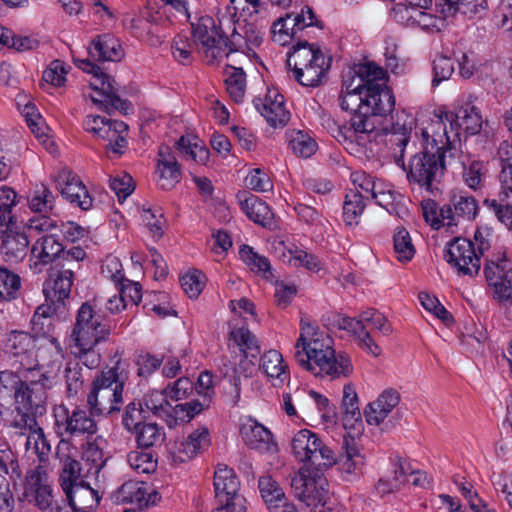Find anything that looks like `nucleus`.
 I'll return each mask as SVG.
<instances>
[{
	"label": "nucleus",
	"instance_id": "1",
	"mask_svg": "<svg viewBox=\"0 0 512 512\" xmlns=\"http://www.w3.org/2000/svg\"><path fill=\"white\" fill-rule=\"evenodd\" d=\"M296 362L315 377L334 380L348 377L353 372L346 354H335L332 339L320 331L306 316L300 320V335L294 345Z\"/></svg>",
	"mask_w": 512,
	"mask_h": 512
},
{
	"label": "nucleus",
	"instance_id": "2",
	"mask_svg": "<svg viewBox=\"0 0 512 512\" xmlns=\"http://www.w3.org/2000/svg\"><path fill=\"white\" fill-rule=\"evenodd\" d=\"M53 384V378L40 367H28L21 374L1 371L0 416L13 409L23 416H42Z\"/></svg>",
	"mask_w": 512,
	"mask_h": 512
},
{
	"label": "nucleus",
	"instance_id": "3",
	"mask_svg": "<svg viewBox=\"0 0 512 512\" xmlns=\"http://www.w3.org/2000/svg\"><path fill=\"white\" fill-rule=\"evenodd\" d=\"M292 451L304 467L314 468L317 472L339 463L346 473L353 474L364 465V457L353 437L343 438L341 452L336 455L314 432L302 429L292 438Z\"/></svg>",
	"mask_w": 512,
	"mask_h": 512
},
{
	"label": "nucleus",
	"instance_id": "4",
	"mask_svg": "<svg viewBox=\"0 0 512 512\" xmlns=\"http://www.w3.org/2000/svg\"><path fill=\"white\" fill-rule=\"evenodd\" d=\"M128 375L122 363L101 372L93 381V387L87 397L91 415H111L120 410L123 402V386Z\"/></svg>",
	"mask_w": 512,
	"mask_h": 512
},
{
	"label": "nucleus",
	"instance_id": "5",
	"mask_svg": "<svg viewBox=\"0 0 512 512\" xmlns=\"http://www.w3.org/2000/svg\"><path fill=\"white\" fill-rule=\"evenodd\" d=\"M287 66L299 84L317 87L326 77L330 60L326 59L319 46L299 41L288 55Z\"/></svg>",
	"mask_w": 512,
	"mask_h": 512
},
{
	"label": "nucleus",
	"instance_id": "6",
	"mask_svg": "<svg viewBox=\"0 0 512 512\" xmlns=\"http://www.w3.org/2000/svg\"><path fill=\"white\" fill-rule=\"evenodd\" d=\"M422 137L425 141L424 150L415 154L409 162L407 178L409 182L417 183L420 187L431 190L433 183L439 182L445 170V153L447 145L442 140L432 138L431 150H429L430 135L427 130L422 131Z\"/></svg>",
	"mask_w": 512,
	"mask_h": 512
},
{
	"label": "nucleus",
	"instance_id": "7",
	"mask_svg": "<svg viewBox=\"0 0 512 512\" xmlns=\"http://www.w3.org/2000/svg\"><path fill=\"white\" fill-rule=\"evenodd\" d=\"M395 99L392 91L386 86H372L366 92L365 111L352 115L351 128L355 133L370 134L377 129L378 116L388 115L394 108Z\"/></svg>",
	"mask_w": 512,
	"mask_h": 512
},
{
	"label": "nucleus",
	"instance_id": "8",
	"mask_svg": "<svg viewBox=\"0 0 512 512\" xmlns=\"http://www.w3.org/2000/svg\"><path fill=\"white\" fill-rule=\"evenodd\" d=\"M110 335V327L96 314L89 302H84L76 315L71 338L74 346L80 351H89L100 342L106 341Z\"/></svg>",
	"mask_w": 512,
	"mask_h": 512
},
{
	"label": "nucleus",
	"instance_id": "9",
	"mask_svg": "<svg viewBox=\"0 0 512 512\" xmlns=\"http://www.w3.org/2000/svg\"><path fill=\"white\" fill-rule=\"evenodd\" d=\"M76 65L86 73L92 74L96 81L90 83V87L97 91L101 98L91 96L94 104H97L107 113L111 114L114 110L127 114L129 103L121 99L114 88V81L109 75L104 73L100 67L92 63L89 59H75Z\"/></svg>",
	"mask_w": 512,
	"mask_h": 512
},
{
	"label": "nucleus",
	"instance_id": "10",
	"mask_svg": "<svg viewBox=\"0 0 512 512\" xmlns=\"http://www.w3.org/2000/svg\"><path fill=\"white\" fill-rule=\"evenodd\" d=\"M231 25H221L219 22V26H216L209 16L201 17L196 24H192L194 42L200 45L208 64L213 65L223 57H229L221 43L225 34L224 28H230Z\"/></svg>",
	"mask_w": 512,
	"mask_h": 512
},
{
	"label": "nucleus",
	"instance_id": "11",
	"mask_svg": "<svg viewBox=\"0 0 512 512\" xmlns=\"http://www.w3.org/2000/svg\"><path fill=\"white\" fill-rule=\"evenodd\" d=\"M436 124L439 127L444 126L445 144L450 149L452 143L459 139L461 130L469 135L478 134L481 131L483 119L477 107L465 104L457 113L445 112Z\"/></svg>",
	"mask_w": 512,
	"mask_h": 512
},
{
	"label": "nucleus",
	"instance_id": "12",
	"mask_svg": "<svg viewBox=\"0 0 512 512\" xmlns=\"http://www.w3.org/2000/svg\"><path fill=\"white\" fill-rule=\"evenodd\" d=\"M414 126L415 119L410 114L401 111L392 116L390 125L384 128L394 162L402 169H406L404 152Z\"/></svg>",
	"mask_w": 512,
	"mask_h": 512
},
{
	"label": "nucleus",
	"instance_id": "13",
	"mask_svg": "<svg viewBox=\"0 0 512 512\" xmlns=\"http://www.w3.org/2000/svg\"><path fill=\"white\" fill-rule=\"evenodd\" d=\"M447 262L462 275L473 277L481 267V258L476 252L475 244L469 239L456 237L448 243Z\"/></svg>",
	"mask_w": 512,
	"mask_h": 512
},
{
	"label": "nucleus",
	"instance_id": "14",
	"mask_svg": "<svg viewBox=\"0 0 512 512\" xmlns=\"http://www.w3.org/2000/svg\"><path fill=\"white\" fill-rule=\"evenodd\" d=\"M325 480L318 474L313 473L311 468L302 467L291 479V489L300 501L307 506L322 500L325 489Z\"/></svg>",
	"mask_w": 512,
	"mask_h": 512
},
{
	"label": "nucleus",
	"instance_id": "15",
	"mask_svg": "<svg viewBox=\"0 0 512 512\" xmlns=\"http://www.w3.org/2000/svg\"><path fill=\"white\" fill-rule=\"evenodd\" d=\"M73 448L70 442L62 438L56 448V457L60 462V484L63 491L84 483L81 475V465L72 455Z\"/></svg>",
	"mask_w": 512,
	"mask_h": 512
},
{
	"label": "nucleus",
	"instance_id": "16",
	"mask_svg": "<svg viewBox=\"0 0 512 512\" xmlns=\"http://www.w3.org/2000/svg\"><path fill=\"white\" fill-rule=\"evenodd\" d=\"M61 195L83 210L92 206V198L80 178L71 170L63 169L56 178Z\"/></svg>",
	"mask_w": 512,
	"mask_h": 512
},
{
	"label": "nucleus",
	"instance_id": "17",
	"mask_svg": "<svg viewBox=\"0 0 512 512\" xmlns=\"http://www.w3.org/2000/svg\"><path fill=\"white\" fill-rule=\"evenodd\" d=\"M63 413L64 419L56 420L57 433L61 437H74L84 434H95L97 432L95 420L85 410L75 408L69 412L64 408Z\"/></svg>",
	"mask_w": 512,
	"mask_h": 512
},
{
	"label": "nucleus",
	"instance_id": "18",
	"mask_svg": "<svg viewBox=\"0 0 512 512\" xmlns=\"http://www.w3.org/2000/svg\"><path fill=\"white\" fill-rule=\"evenodd\" d=\"M451 205H444L440 208V216L447 220V227L452 228L459 225L461 221L474 220L478 214V204L473 196L454 194L451 198Z\"/></svg>",
	"mask_w": 512,
	"mask_h": 512
},
{
	"label": "nucleus",
	"instance_id": "19",
	"mask_svg": "<svg viewBox=\"0 0 512 512\" xmlns=\"http://www.w3.org/2000/svg\"><path fill=\"white\" fill-rule=\"evenodd\" d=\"M29 244L24 231L7 227L1 234L0 252L7 263L17 264L27 256Z\"/></svg>",
	"mask_w": 512,
	"mask_h": 512
},
{
	"label": "nucleus",
	"instance_id": "20",
	"mask_svg": "<svg viewBox=\"0 0 512 512\" xmlns=\"http://www.w3.org/2000/svg\"><path fill=\"white\" fill-rule=\"evenodd\" d=\"M254 105L273 127L284 126L289 120V112L284 107V98L275 89L268 90L264 99L256 98Z\"/></svg>",
	"mask_w": 512,
	"mask_h": 512
},
{
	"label": "nucleus",
	"instance_id": "21",
	"mask_svg": "<svg viewBox=\"0 0 512 512\" xmlns=\"http://www.w3.org/2000/svg\"><path fill=\"white\" fill-rule=\"evenodd\" d=\"M116 501L119 503H136L140 508L154 505L160 499L159 494L151 490L143 481H127L116 492Z\"/></svg>",
	"mask_w": 512,
	"mask_h": 512
},
{
	"label": "nucleus",
	"instance_id": "22",
	"mask_svg": "<svg viewBox=\"0 0 512 512\" xmlns=\"http://www.w3.org/2000/svg\"><path fill=\"white\" fill-rule=\"evenodd\" d=\"M258 487L261 497L270 512H298L296 507L288 502L282 488L271 476L265 475L260 477Z\"/></svg>",
	"mask_w": 512,
	"mask_h": 512
},
{
	"label": "nucleus",
	"instance_id": "23",
	"mask_svg": "<svg viewBox=\"0 0 512 512\" xmlns=\"http://www.w3.org/2000/svg\"><path fill=\"white\" fill-rule=\"evenodd\" d=\"M26 496H32L35 505L41 510L51 509L53 503L52 489L48 476L41 468L31 470L26 477Z\"/></svg>",
	"mask_w": 512,
	"mask_h": 512
},
{
	"label": "nucleus",
	"instance_id": "24",
	"mask_svg": "<svg viewBox=\"0 0 512 512\" xmlns=\"http://www.w3.org/2000/svg\"><path fill=\"white\" fill-rule=\"evenodd\" d=\"M400 393L393 388L385 389L376 400L364 410L366 421L370 425H380L391 411L400 403Z\"/></svg>",
	"mask_w": 512,
	"mask_h": 512
},
{
	"label": "nucleus",
	"instance_id": "25",
	"mask_svg": "<svg viewBox=\"0 0 512 512\" xmlns=\"http://www.w3.org/2000/svg\"><path fill=\"white\" fill-rule=\"evenodd\" d=\"M395 13L408 27H419L424 31H440L446 17L432 15L423 9L397 6Z\"/></svg>",
	"mask_w": 512,
	"mask_h": 512
},
{
	"label": "nucleus",
	"instance_id": "26",
	"mask_svg": "<svg viewBox=\"0 0 512 512\" xmlns=\"http://www.w3.org/2000/svg\"><path fill=\"white\" fill-rule=\"evenodd\" d=\"M24 419L25 425L21 432V436L25 437V449L32 450L39 458L40 462H45L51 452V444L46 437L44 430L35 420L36 416Z\"/></svg>",
	"mask_w": 512,
	"mask_h": 512
},
{
	"label": "nucleus",
	"instance_id": "27",
	"mask_svg": "<svg viewBox=\"0 0 512 512\" xmlns=\"http://www.w3.org/2000/svg\"><path fill=\"white\" fill-rule=\"evenodd\" d=\"M240 433L244 443L250 449L261 453H274L277 451V444L273 441L271 432L257 422L249 421L243 424Z\"/></svg>",
	"mask_w": 512,
	"mask_h": 512
},
{
	"label": "nucleus",
	"instance_id": "28",
	"mask_svg": "<svg viewBox=\"0 0 512 512\" xmlns=\"http://www.w3.org/2000/svg\"><path fill=\"white\" fill-rule=\"evenodd\" d=\"M6 348L9 353L20 358L19 363L24 370L32 367L35 355L34 338L27 332L11 331L6 340ZM34 367H37L36 365Z\"/></svg>",
	"mask_w": 512,
	"mask_h": 512
},
{
	"label": "nucleus",
	"instance_id": "29",
	"mask_svg": "<svg viewBox=\"0 0 512 512\" xmlns=\"http://www.w3.org/2000/svg\"><path fill=\"white\" fill-rule=\"evenodd\" d=\"M335 326L350 333L358 342V345L368 353L378 356L381 353L380 347L375 343L366 326L362 324L360 315L358 319L347 316H339L334 322Z\"/></svg>",
	"mask_w": 512,
	"mask_h": 512
},
{
	"label": "nucleus",
	"instance_id": "30",
	"mask_svg": "<svg viewBox=\"0 0 512 512\" xmlns=\"http://www.w3.org/2000/svg\"><path fill=\"white\" fill-rule=\"evenodd\" d=\"M237 198L242 210L253 222L263 227L273 224L274 215L264 201L247 191L239 192Z\"/></svg>",
	"mask_w": 512,
	"mask_h": 512
},
{
	"label": "nucleus",
	"instance_id": "31",
	"mask_svg": "<svg viewBox=\"0 0 512 512\" xmlns=\"http://www.w3.org/2000/svg\"><path fill=\"white\" fill-rule=\"evenodd\" d=\"M342 410L344 428L359 434L363 429V422L358 406V395L351 383L343 388Z\"/></svg>",
	"mask_w": 512,
	"mask_h": 512
},
{
	"label": "nucleus",
	"instance_id": "32",
	"mask_svg": "<svg viewBox=\"0 0 512 512\" xmlns=\"http://www.w3.org/2000/svg\"><path fill=\"white\" fill-rule=\"evenodd\" d=\"M13 461L14 455L8 442L0 438V512H12L14 509V497L5 479L8 465Z\"/></svg>",
	"mask_w": 512,
	"mask_h": 512
},
{
	"label": "nucleus",
	"instance_id": "33",
	"mask_svg": "<svg viewBox=\"0 0 512 512\" xmlns=\"http://www.w3.org/2000/svg\"><path fill=\"white\" fill-rule=\"evenodd\" d=\"M89 55L96 61H119L124 55L123 49L111 34L97 36L91 43Z\"/></svg>",
	"mask_w": 512,
	"mask_h": 512
},
{
	"label": "nucleus",
	"instance_id": "34",
	"mask_svg": "<svg viewBox=\"0 0 512 512\" xmlns=\"http://www.w3.org/2000/svg\"><path fill=\"white\" fill-rule=\"evenodd\" d=\"M385 71L375 63L368 62L355 66L353 72H349L346 79L360 86L365 92L372 86L385 85Z\"/></svg>",
	"mask_w": 512,
	"mask_h": 512
},
{
	"label": "nucleus",
	"instance_id": "35",
	"mask_svg": "<svg viewBox=\"0 0 512 512\" xmlns=\"http://www.w3.org/2000/svg\"><path fill=\"white\" fill-rule=\"evenodd\" d=\"M70 506L76 512H91L100 501L98 492L86 482L64 491Z\"/></svg>",
	"mask_w": 512,
	"mask_h": 512
},
{
	"label": "nucleus",
	"instance_id": "36",
	"mask_svg": "<svg viewBox=\"0 0 512 512\" xmlns=\"http://www.w3.org/2000/svg\"><path fill=\"white\" fill-rule=\"evenodd\" d=\"M240 483L232 469L227 466H219L214 474V487L217 497H225V502H236L240 499L237 495Z\"/></svg>",
	"mask_w": 512,
	"mask_h": 512
},
{
	"label": "nucleus",
	"instance_id": "37",
	"mask_svg": "<svg viewBox=\"0 0 512 512\" xmlns=\"http://www.w3.org/2000/svg\"><path fill=\"white\" fill-rule=\"evenodd\" d=\"M302 22H305V13L287 14L277 19L271 29L274 41L285 45L288 39L296 38L297 33L305 28L306 24L302 25Z\"/></svg>",
	"mask_w": 512,
	"mask_h": 512
},
{
	"label": "nucleus",
	"instance_id": "38",
	"mask_svg": "<svg viewBox=\"0 0 512 512\" xmlns=\"http://www.w3.org/2000/svg\"><path fill=\"white\" fill-rule=\"evenodd\" d=\"M100 138L106 142L105 148L114 154L121 155L127 146L128 125L122 121H112L107 128L100 129Z\"/></svg>",
	"mask_w": 512,
	"mask_h": 512
},
{
	"label": "nucleus",
	"instance_id": "39",
	"mask_svg": "<svg viewBox=\"0 0 512 512\" xmlns=\"http://www.w3.org/2000/svg\"><path fill=\"white\" fill-rule=\"evenodd\" d=\"M365 99L366 92L360 88L359 84L355 85L353 82L344 78L342 90L339 95V104L341 109L344 111H350L353 115L361 114V111H365Z\"/></svg>",
	"mask_w": 512,
	"mask_h": 512
},
{
	"label": "nucleus",
	"instance_id": "40",
	"mask_svg": "<svg viewBox=\"0 0 512 512\" xmlns=\"http://www.w3.org/2000/svg\"><path fill=\"white\" fill-rule=\"evenodd\" d=\"M102 274L118 288H129L132 286L137 288L141 286L136 276H125L122 263L116 256L109 255L105 258L102 265Z\"/></svg>",
	"mask_w": 512,
	"mask_h": 512
},
{
	"label": "nucleus",
	"instance_id": "41",
	"mask_svg": "<svg viewBox=\"0 0 512 512\" xmlns=\"http://www.w3.org/2000/svg\"><path fill=\"white\" fill-rule=\"evenodd\" d=\"M260 368L269 379L275 381L274 386L283 384L288 376L282 354L277 350H269L262 355Z\"/></svg>",
	"mask_w": 512,
	"mask_h": 512
},
{
	"label": "nucleus",
	"instance_id": "42",
	"mask_svg": "<svg viewBox=\"0 0 512 512\" xmlns=\"http://www.w3.org/2000/svg\"><path fill=\"white\" fill-rule=\"evenodd\" d=\"M437 7L444 17L454 15L456 12L464 15H477L486 9V0H438Z\"/></svg>",
	"mask_w": 512,
	"mask_h": 512
},
{
	"label": "nucleus",
	"instance_id": "43",
	"mask_svg": "<svg viewBox=\"0 0 512 512\" xmlns=\"http://www.w3.org/2000/svg\"><path fill=\"white\" fill-rule=\"evenodd\" d=\"M210 444L209 431L206 427H200L190 433L181 443L179 460L181 462L191 459Z\"/></svg>",
	"mask_w": 512,
	"mask_h": 512
},
{
	"label": "nucleus",
	"instance_id": "44",
	"mask_svg": "<svg viewBox=\"0 0 512 512\" xmlns=\"http://www.w3.org/2000/svg\"><path fill=\"white\" fill-rule=\"evenodd\" d=\"M226 89L230 97L240 103L246 91V75L241 67L226 64L224 70Z\"/></svg>",
	"mask_w": 512,
	"mask_h": 512
},
{
	"label": "nucleus",
	"instance_id": "45",
	"mask_svg": "<svg viewBox=\"0 0 512 512\" xmlns=\"http://www.w3.org/2000/svg\"><path fill=\"white\" fill-rule=\"evenodd\" d=\"M259 5L260 0H230V4L218 12V21L221 25L233 24L239 11L241 16L252 17L258 13Z\"/></svg>",
	"mask_w": 512,
	"mask_h": 512
},
{
	"label": "nucleus",
	"instance_id": "46",
	"mask_svg": "<svg viewBox=\"0 0 512 512\" xmlns=\"http://www.w3.org/2000/svg\"><path fill=\"white\" fill-rule=\"evenodd\" d=\"M510 269L504 257H497L496 260L487 261L484 267V275L488 285L493 288H512L508 284Z\"/></svg>",
	"mask_w": 512,
	"mask_h": 512
},
{
	"label": "nucleus",
	"instance_id": "47",
	"mask_svg": "<svg viewBox=\"0 0 512 512\" xmlns=\"http://www.w3.org/2000/svg\"><path fill=\"white\" fill-rule=\"evenodd\" d=\"M63 245L53 236H43L32 246L31 252L44 263H50L56 258H62Z\"/></svg>",
	"mask_w": 512,
	"mask_h": 512
},
{
	"label": "nucleus",
	"instance_id": "48",
	"mask_svg": "<svg viewBox=\"0 0 512 512\" xmlns=\"http://www.w3.org/2000/svg\"><path fill=\"white\" fill-rule=\"evenodd\" d=\"M176 148L181 154L189 156L197 163L205 164L209 159V150L199 144L194 137L181 136L176 142Z\"/></svg>",
	"mask_w": 512,
	"mask_h": 512
},
{
	"label": "nucleus",
	"instance_id": "49",
	"mask_svg": "<svg viewBox=\"0 0 512 512\" xmlns=\"http://www.w3.org/2000/svg\"><path fill=\"white\" fill-rule=\"evenodd\" d=\"M229 339L233 340L246 355L256 357L260 352L255 335L245 327L232 328L229 332Z\"/></svg>",
	"mask_w": 512,
	"mask_h": 512
},
{
	"label": "nucleus",
	"instance_id": "50",
	"mask_svg": "<svg viewBox=\"0 0 512 512\" xmlns=\"http://www.w3.org/2000/svg\"><path fill=\"white\" fill-rule=\"evenodd\" d=\"M361 191H350L343 205V217L347 225L358 224V218L362 215L365 203Z\"/></svg>",
	"mask_w": 512,
	"mask_h": 512
},
{
	"label": "nucleus",
	"instance_id": "51",
	"mask_svg": "<svg viewBox=\"0 0 512 512\" xmlns=\"http://www.w3.org/2000/svg\"><path fill=\"white\" fill-rule=\"evenodd\" d=\"M139 446L149 448L164 440V432L156 423H143L134 432Z\"/></svg>",
	"mask_w": 512,
	"mask_h": 512
},
{
	"label": "nucleus",
	"instance_id": "52",
	"mask_svg": "<svg viewBox=\"0 0 512 512\" xmlns=\"http://www.w3.org/2000/svg\"><path fill=\"white\" fill-rule=\"evenodd\" d=\"M394 251L400 262L410 261L415 254L410 234L405 228H399L394 234Z\"/></svg>",
	"mask_w": 512,
	"mask_h": 512
},
{
	"label": "nucleus",
	"instance_id": "53",
	"mask_svg": "<svg viewBox=\"0 0 512 512\" xmlns=\"http://www.w3.org/2000/svg\"><path fill=\"white\" fill-rule=\"evenodd\" d=\"M290 146L296 155L303 158L312 156L317 150L315 140L303 131H296L292 134Z\"/></svg>",
	"mask_w": 512,
	"mask_h": 512
},
{
	"label": "nucleus",
	"instance_id": "54",
	"mask_svg": "<svg viewBox=\"0 0 512 512\" xmlns=\"http://www.w3.org/2000/svg\"><path fill=\"white\" fill-rule=\"evenodd\" d=\"M167 390L168 388L164 391H151L147 393L143 398L142 405L154 415L164 417L165 413H167V409L171 408L167 400L169 396Z\"/></svg>",
	"mask_w": 512,
	"mask_h": 512
},
{
	"label": "nucleus",
	"instance_id": "55",
	"mask_svg": "<svg viewBox=\"0 0 512 512\" xmlns=\"http://www.w3.org/2000/svg\"><path fill=\"white\" fill-rule=\"evenodd\" d=\"M288 263L295 267H304L309 271L318 272L322 269L321 260L314 254L295 248L289 249Z\"/></svg>",
	"mask_w": 512,
	"mask_h": 512
},
{
	"label": "nucleus",
	"instance_id": "56",
	"mask_svg": "<svg viewBox=\"0 0 512 512\" xmlns=\"http://www.w3.org/2000/svg\"><path fill=\"white\" fill-rule=\"evenodd\" d=\"M418 299L422 307L433 313L437 318L442 320L445 324L452 322V315L446 310V308L440 303L439 299L430 294L427 291H421L418 294Z\"/></svg>",
	"mask_w": 512,
	"mask_h": 512
},
{
	"label": "nucleus",
	"instance_id": "57",
	"mask_svg": "<svg viewBox=\"0 0 512 512\" xmlns=\"http://www.w3.org/2000/svg\"><path fill=\"white\" fill-rule=\"evenodd\" d=\"M57 311H54V308L52 305H50L48 302L45 301L44 304L40 305L32 319V330L37 335H46L49 333V326L51 325V315L53 313H56Z\"/></svg>",
	"mask_w": 512,
	"mask_h": 512
},
{
	"label": "nucleus",
	"instance_id": "58",
	"mask_svg": "<svg viewBox=\"0 0 512 512\" xmlns=\"http://www.w3.org/2000/svg\"><path fill=\"white\" fill-rule=\"evenodd\" d=\"M241 15L235 17V22L230 28H224L225 34H223V42L221 43L226 53L232 54L243 49L247 39L243 37L236 29L235 24L239 22Z\"/></svg>",
	"mask_w": 512,
	"mask_h": 512
},
{
	"label": "nucleus",
	"instance_id": "59",
	"mask_svg": "<svg viewBox=\"0 0 512 512\" xmlns=\"http://www.w3.org/2000/svg\"><path fill=\"white\" fill-rule=\"evenodd\" d=\"M83 368L79 362H69L65 368V379L67 393L69 396L76 395L84 383Z\"/></svg>",
	"mask_w": 512,
	"mask_h": 512
},
{
	"label": "nucleus",
	"instance_id": "60",
	"mask_svg": "<svg viewBox=\"0 0 512 512\" xmlns=\"http://www.w3.org/2000/svg\"><path fill=\"white\" fill-rule=\"evenodd\" d=\"M128 462L137 473L149 474L156 469L157 463L149 452L133 451L128 454Z\"/></svg>",
	"mask_w": 512,
	"mask_h": 512
},
{
	"label": "nucleus",
	"instance_id": "61",
	"mask_svg": "<svg viewBox=\"0 0 512 512\" xmlns=\"http://www.w3.org/2000/svg\"><path fill=\"white\" fill-rule=\"evenodd\" d=\"M295 400L299 406V409L305 415H308L312 411L311 402L317 406L319 411L325 409L329 403L325 396L315 391H310L307 396L304 395V391L298 392L295 396Z\"/></svg>",
	"mask_w": 512,
	"mask_h": 512
},
{
	"label": "nucleus",
	"instance_id": "62",
	"mask_svg": "<svg viewBox=\"0 0 512 512\" xmlns=\"http://www.w3.org/2000/svg\"><path fill=\"white\" fill-rule=\"evenodd\" d=\"M54 195L45 186L37 190L29 200V207L34 212L48 213L53 209Z\"/></svg>",
	"mask_w": 512,
	"mask_h": 512
},
{
	"label": "nucleus",
	"instance_id": "63",
	"mask_svg": "<svg viewBox=\"0 0 512 512\" xmlns=\"http://www.w3.org/2000/svg\"><path fill=\"white\" fill-rule=\"evenodd\" d=\"M363 325L371 324L384 335H390L393 331L388 319L379 311L368 308L360 313Z\"/></svg>",
	"mask_w": 512,
	"mask_h": 512
},
{
	"label": "nucleus",
	"instance_id": "64",
	"mask_svg": "<svg viewBox=\"0 0 512 512\" xmlns=\"http://www.w3.org/2000/svg\"><path fill=\"white\" fill-rule=\"evenodd\" d=\"M506 199V203H503L504 199H501V202H498L495 199H486L484 204L495 213L500 222H502L510 231H512V205L510 204L511 199Z\"/></svg>",
	"mask_w": 512,
	"mask_h": 512
}]
</instances>
